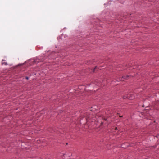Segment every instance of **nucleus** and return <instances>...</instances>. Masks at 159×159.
<instances>
[{
  "label": "nucleus",
  "mask_w": 159,
  "mask_h": 159,
  "mask_svg": "<svg viewBox=\"0 0 159 159\" xmlns=\"http://www.w3.org/2000/svg\"><path fill=\"white\" fill-rule=\"evenodd\" d=\"M85 90V87L84 86H80L78 88L75 90L74 95L75 96H80L81 95H83V92L84 93V90ZM92 92L90 91L89 92H86L85 91L84 93L87 94L91 93Z\"/></svg>",
  "instance_id": "f257e3e1"
},
{
  "label": "nucleus",
  "mask_w": 159,
  "mask_h": 159,
  "mask_svg": "<svg viewBox=\"0 0 159 159\" xmlns=\"http://www.w3.org/2000/svg\"><path fill=\"white\" fill-rule=\"evenodd\" d=\"M30 146L29 144V143L26 142H23L21 145V148L23 151L25 150L30 149Z\"/></svg>",
  "instance_id": "f03ea898"
},
{
  "label": "nucleus",
  "mask_w": 159,
  "mask_h": 159,
  "mask_svg": "<svg viewBox=\"0 0 159 159\" xmlns=\"http://www.w3.org/2000/svg\"><path fill=\"white\" fill-rule=\"evenodd\" d=\"M89 118L86 116L81 117L80 119V122L81 124L85 125L87 122L89 121Z\"/></svg>",
  "instance_id": "7ed1b4c3"
},
{
  "label": "nucleus",
  "mask_w": 159,
  "mask_h": 159,
  "mask_svg": "<svg viewBox=\"0 0 159 159\" xmlns=\"http://www.w3.org/2000/svg\"><path fill=\"white\" fill-rule=\"evenodd\" d=\"M94 124L97 127H99L100 128L102 127V126L103 123V122L101 120H96L94 122Z\"/></svg>",
  "instance_id": "20e7f679"
},
{
  "label": "nucleus",
  "mask_w": 159,
  "mask_h": 159,
  "mask_svg": "<svg viewBox=\"0 0 159 159\" xmlns=\"http://www.w3.org/2000/svg\"><path fill=\"white\" fill-rule=\"evenodd\" d=\"M144 114L143 113L138 111L135 113V117L138 118H139L141 117V116H143Z\"/></svg>",
  "instance_id": "39448f33"
},
{
  "label": "nucleus",
  "mask_w": 159,
  "mask_h": 159,
  "mask_svg": "<svg viewBox=\"0 0 159 159\" xmlns=\"http://www.w3.org/2000/svg\"><path fill=\"white\" fill-rule=\"evenodd\" d=\"M91 108H92V109L90 110V111H95L96 110H97L98 109V107L96 105H94L91 107Z\"/></svg>",
  "instance_id": "423d86ee"
},
{
  "label": "nucleus",
  "mask_w": 159,
  "mask_h": 159,
  "mask_svg": "<svg viewBox=\"0 0 159 159\" xmlns=\"http://www.w3.org/2000/svg\"><path fill=\"white\" fill-rule=\"evenodd\" d=\"M129 146V144L126 143H123L121 145V146L120 147L125 149Z\"/></svg>",
  "instance_id": "0eeeda50"
},
{
  "label": "nucleus",
  "mask_w": 159,
  "mask_h": 159,
  "mask_svg": "<svg viewBox=\"0 0 159 159\" xmlns=\"http://www.w3.org/2000/svg\"><path fill=\"white\" fill-rule=\"evenodd\" d=\"M13 149L14 150L13 152V153L16 154L17 155H18V154L20 153V150L19 148H13Z\"/></svg>",
  "instance_id": "6e6552de"
},
{
  "label": "nucleus",
  "mask_w": 159,
  "mask_h": 159,
  "mask_svg": "<svg viewBox=\"0 0 159 159\" xmlns=\"http://www.w3.org/2000/svg\"><path fill=\"white\" fill-rule=\"evenodd\" d=\"M129 77V76L128 75L124 76H123L122 78H121L120 79H119V81H123V80L124 79H127V78Z\"/></svg>",
  "instance_id": "1a4fd4ad"
},
{
  "label": "nucleus",
  "mask_w": 159,
  "mask_h": 159,
  "mask_svg": "<svg viewBox=\"0 0 159 159\" xmlns=\"http://www.w3.org/2000/svg\"><path fill=\"white\" fill-rule=\"evenodd\" d=\"M153 104L154 105H159V100H155V102H153Z\"/></svg>",
  "instance_id": "9d476101"
},
{
  "label": "nucleus",
  "mask_w": 159,
  "mask_h": 159,
  "mask_svg": "<svg viewBox=\"0 0 159 159\" xmlns=\"http://www.w3.org/2000/svg\"><path fill=\"white\" fill-rule=\"evenodd\" d=\"M94 84L96 85H98V86H100L101 85V82H98L97 81H95Z\"/></svg>",
  "instance_id": "9b49d317"
},
{
  "label": "nucleus",
  "mask_w": 159,
  "mask_h": 159,
  "mask_svg": "<svg viewBox=\"0 0 159 159\" xmlns=\"http://www.w3.org/2000/svg\"><path fill=\"white\" fill-rule=\"evenodd\" d=\"M130 96V94H129L128 95V97H126V98H125V96H124V98H124V99H126V98H127V99H129V97Z\"/></svg>",
  "instance_id": "f8f14e48"
},
{
  "label": "nucleus",
  "mask_w": 159,
  "mask_h": 159,
  "mask_svg": "<svg viewBox=\"0 0 159 159\" xmlns=\"http://www.w3.org/2000/svg\"><path fill=\"white\" fill-rule=\"evenodd\" d=\"M42 139H39V140H37V142H38V143H40L41 142V141H42V143H43V142L41 140Z\"/></svg>",
  "instance_id": "ddd939ff"
},
{
  "label": "nucleus",
  "mask_w": 159,
  "mask_h": 159,
  "mask_svg": "<svg viewBox=\"0 0 159 159\" xmlns=\"http://www.w3.org/2000/svg\"><path fill=\"white\" fill-rule=\"evenodd\" d=\"M145 105L146 106V108H148V105H149V104H148V103H145Z\"/></svg>",
  "instance_id": "4468645a"
},
{
  "label": "nucleus",
  "mask_w": 159,
  "mask_h": 159,
  "mask_svg": "<svg viewBox=\"0 0 159 159\" xmlns=\"http://www.w3.org/2000/svg\"><path fill=\"white\" fill-rule=\"evenodd\" d=\"M63 111L62 110H60V111L59 112H60V113H62Z\"/></svg>",
  "instance_id": "2eb2a0df"
},
{
  "label": "nucleus",
  "mask_w": 159,
  "mask_h": 159,
  "mask_svg": "<svg viewBox=\"0 0 159 159\" xmlns=\"http://www.w3.org/2000/svg\"><path fill=\"white\" fill-rule=\"evenodd\" d=\"M118 130L117 128L116 127L115 128V130Z\"/></svg>",
  "instance_id": "dca6fc26"
},
{
  "label": "nucleus",
  "mask_w": 159,
  "mask_h": 159,
  "mask_svg": "<svg viewBox=\"0 0 159 159\" xmlns=\"http://www.w3.org/2000/svg\"><path fill=\"white\" fill-rule=\"evenodd\" d=\"M97 68V67H96L93 70V72H94Z\"/></svg>",
  "instance_id": "f3484780"
},
{
  "label": "nucleus",
  "mask_w": 159,
  "mask_h": 159,
  "mask_svg": "<svg viewBox=\"0 0 159 159\" xmlns=\"http://www.w3.org/2000/svg\"><path fill=\"white\" fill-rule=\"evenodd\" d=\"M158 136H159V134H157L155 137H156L158 138Z\"/></svg>",
  "instance_id": "a211bd4d"
},
{
  "label": "nucleus",
  "mask_w": 159,
  "mask_h": 159,
  "mask_svg": "<svg viewBox=\"0 0 159 159\" xmlns=\"http://www.w3.org/2000/svg\"><path fill=\"white\" fill-rule=\"evenodd\" d=\"M103 120L105 121H106V120H107V118H105L103 119Z\"/></svg>",
  "instance_id": "6ab92c4d"
},
{
  "label": "nucleus",
  "mask_w": 159,
  "mask_h": 159,
  "mask_svg": "<svg viewBox=\"0 0 159 159\" xmlns=\"http://www.w3.org/2000/svg\"><path fill=\"white\" fill-rule=\"evenodd\" d=\"M26 79H27V80H28L29 79V78L28 77H26Z\"/></svg>",
  "instance_id": "aec40b11"
},
{
  "label": "nucleus",
  "mask_w": 159,
  "mask_h": 159,
  "mask_svg": "<svg viewBox=\"0 0 159 159\" xmlns=\"http://www.w3.org/2000/svg\"><path fill=\"white\" fill-rule=\"evenodd\" d=\"M119 117H123V116H119Z\"/></svg>",
  "instance_id": "412c9836"
},
{
  "label": "nucleus",
  "mask_w": 159,
  "mask_h": 159,
  "mask_svg": "<svg viewBox=\"0 0 159 159\" xmlns=\"http://www.w3.org/2000/svg\"><path fill=\"white\" fill-rule=\"evenodd\" d=\"M93 84V82H91V84H90V85H92V84Z\"/></svg>",
  "instance_id": "4be33fe9"
},
{
  "label": "nucleus",
  "mask_w": 159,
  "mask_h": 159,
  "mask_svg": "<svg viewBox=\"0 0 159 159\" xmlns=\"http://www.w3.org/2000/svg\"><path fill=\"white\" fill-rule=\"evenodd\" d=\"M144 107V105L143 104V105H142V107Z\"/></svg>",
  "instance_id": "5701e85b"
},
{
  "label": "nucleus",
  "mask_w": 159,
  "mask_h": 159,
  "mask_svg": "<svg viewBox=\"0 0 159 159\" xmlns=\"http://www.w3.org/2000/svg\"><path fill=\"white\" fill-rule=\"evenodd\" d=\"M91 123L92 124L93 123H94V122L93 121H91Z\"/></svg>",
  "instance_id": "b1692460"
},
{
  "label": "nucleus",
  "mask_w": 159,
  "mask_h": 159,
  "mask_svg": "<svg viewBox=\"0 0 159 159\" xmlns=\"http://www.w3.org/2000/svg\"><path fill=\"white\" fill-rule=\"evenodd\" d=\"M66 144L67 145H68V143H66Z\"/></svg>",
  "instance_id": "393cba45"
}]
</instances>
